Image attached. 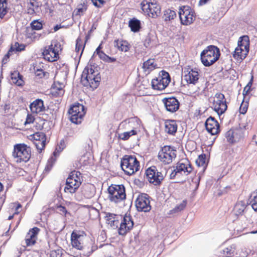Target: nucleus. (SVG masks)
<instances>
[{
	"label": "nucleus",
	"instance_id": "obj_9",
	"mask_svg": "<svg viewBox=\"0 0 257 257\" xmlns=\"http://www.w3.org/2000/svg\"><path fill=\"white\" fill-rule=\"evenodd\" d=\"M108 197L110 201L120 202L126 197L125 188L122 185H112L108 188Z\"/></svg>",
	"mask_w": 257,
	"mask_h": 257
},
{
	"label": "nucleus",
	"instance_id": "obj_1",
	"mask_svg": "<svg viewBox=\"0 0 257 257\" xmlns=\"http://www.w3.org/2000/svg\"><path fill=\"white\" fill-rule=\"evenodd\" d=\"M100 81V76L97 71L91 67L85 68L81 77V82L83 86L95 89L99 85Z\"/></svg>",
	"mask_w": 257,
	"mask_h": 257
},
{
	"label": "nucleus",
	"instance_id": "obj_16",
	"mask_svg": "<svg viewBox=\"0 0 257 257\" xmlns=\"http://www.w3.org/2000/svg\"><path fill=\"white\" fill-rule=\"evenodd\" d=\"M179 18L182 24L188 25L191 24L195 19L194 13L188 6L181 8L179 12Z\"/></svg>",
	"mask_w": 257,
	"mask_h": 257
},
{
	"label": "nucleus",
	"instance_id": "obj_4",
	"mask_svg": "<svg viewBox=\"0 0 257 257\" xmlns=\"http://www.w3.org/2000/svg\"><path fill=\"white\" fill-rule=\"evenodd\" d=\"M249 49V37L246 35L240 37L238 41V46L234 51L233 57L237 60L244 59L248 53Z\"/></svg>",
	"mask_w": 257,
	"mask_h": 257
},
{
	"label": "nucleus",
	"instance_id": "obj_59",
	"mask_svg": "<svg viewBox=\"0 0 257 257\" xmlns=\"http://www.w3.org/2000/svg\"><path fill=\"white\" fill-rule=\"evenodd\" d=\"M251 207L253 210L257 212V196L254 197V199L251 201Z\"/></svg>",
	"mask_w": 257,
	"mask_h": 257
},
{
	"label": "nucleus",
	"instance_id": "obj_22",
	"mask_svg": "<svg viewBox=\"0 0 257 257\" xmlns=\"http://www.w3.org/2000/svg\"><path fill=\"white\" fill-rule=\"evenodd\" d=\"M104 214L106 223L113 228H117L121 216L109 212H105Z\"/></svg>",
	"mask_w": 257,
	"mask_h": 257
},
{
	"label": "nucleus",
	"instance_id": "obj_21",
	"mask_svg": "<svg viewBox=\"0 0 257 257\" xmlns=\"http://www.w3.org/2000/svg\"><path fill=\"white\" fill-rule=\"evenodd\" d=\"M85 234L83 231H73L71 235V244L73 247L81 250L83 248V240Z\"/></svg>",
	"mask_w": 257,
	"mask_h": 257
},
{
	"label": "nucleus",
	"instance_id": "obj_28",
	"mask_svg": "<svg viewBox=\"0 0 257 257\" xmlns=\"http://www.w3.org/2000/svg\"><path fill=\"white\" fill-rule=\"evenodd\" d=\"M184 80L188 84H195L199 79V73L197 70L191 69L184 76Z\"/></svg>",
	"mask_w": 257,
	"mask_h": 257
},
{
	"label": "nucleus",
	"instance_id": "obj_23",
	"mask_svg": "<svg viewBox=\"0 0 257 257\" xmlns=\"http://www.w3.org/2000/svg\"><path fill=\"white\" fill-rule=\"evenodd\" d=\"M206 130L211 135H215L219 132V124L212 117L208 118L205 122Z\"/></svg>",
	"mask_w": 257,
	"mask_h": 257
},
{
	"label": "nucleus",
	"instance_id": "obj_10",
	"mask_svg": "<svg viewBox=\"0 0 257 257\" xmlns=\"http://www.w3.org/2000/svg\"><path fill=\"white\" fill-rule=\"evenodd\" d=\"M68 112L70 115V119L72 122L79 124L81 122L86 111L84 105L77 103L71 107Z\"/></svg>",
	"mask_w": 257,
	"mask_h": 257
},
{
	"label": "nucleus",
	"instance_id": "obj_20",
	"mask_svg": "<svg viewBox=\"0 0 257 257\" xmlns=\"http://www.w3.org/2000/svg\"><path fill=\"white\" fill-rule=\"evenodd\" d=\"M34 145L39 153H41L46 145V135L42 132H37L30 136Z\"/></svg>",
	"mask_w": 257,
	"mask_h": 257
},
{
	"label": "nucleus",
	"instance_id": "obj_37",
	"mask_svg": "<svg viewBox=\"0 0 257 257\" xmlns=\"http://www.w3.org/2000/svg\"><path fill=\"white\" fill-rule=\"evenodd\" d=\"M137 130L125 131V132L118 134V138L123 141L127 140L131 136L137 134Z\"/></svg>",
	"mask_w": 257,
	"mask_h": 257
},
{
	"label": "nucleus",
	"instance_id": "obj_2",
	"mask_svg": "<svg viewBox=\"0 0 257 257\" xmlns=\"http://www.w3.org/2000/svg\"><path fill=\"white\" fill-rule=\"evenodd\" d=\"M219 49L214 46L210 45L203 50L201 54V60L205 66H209L214 63L219 58Z\"/></svg>",
	"mask_w": 257,
	"mask_h": 257
},
{
	"label": "nucleus",
	"instance_id": "obj_29",
	"mask_svg": "<svg viewBox=\"0 0 257 257\" xmlns=\"http://www.w3.org/2000/svg\"><path fill=\"white\" fill-rule=\"evenodd\" d=\"M31 111L33 113H38L45 110L43 101L38 99L32 102L30 106Z\"/></svg>",
	"mask_w": 257,
	"mask_h": 257
},
{
	"label": "nucleus",
	"instance_id": "obj_41",
	"mask_svg": "<svg viewBox=\"0 0 257 257\" xmlns=\"http://www.w3.org/2000/svg\"><path fill=\"white\" fill-rule=\"evenodd\" d=\"M234 140L235 142H238L243 136V131L241 128H235L232 130Z\"/></svg>",
	"mask_w": 257,
	"mask_h": 257
},
{
	"label": "nucleus",
	"instance_id": "obj_57",
	"mask_svg": "<svg viewBox=\"0 0 257 257\" xmlns=\"http://www.w3.org/2000/svg\"><path fill=\"white\" fill-rule=\"evenodd\" d=\"M247 110V105L246 103H243V102L241 104L239 111L240 113L242 114H244L246 113Z\"/></svg>",
	"mask_w": 257,
	"mask_h": 257
},
{
	"label": "nucleus",
	"instance_id": "obj_55",
	"mask_svg": "<svg viewBox=\"0 0 257 257\" xmlns=\"http://www.w3.org/2000/svg\"><path fill=\"white\" fill-rule=\"evenodd\" d=\"M35 120L34 117L33 115L28 114L27 115L26 120L25 122V124H31L34 122Z\"/></svg>",
	"mask_w": 257,
	"mask_h": 257
},
{
	"label": "nucleus",
	"instance_id": "obj_27",
	"mask_svg": "<svg viewBox=\"0 0 257 257\" xmlns=\"http://www.w3.org/2000/svg\"><path fill=\"white\" fill-rule=\"evenodd\" d=\"M25 49V45L20 44L19 43L16 42L14 45H12L11 46V48L8 51L7 54L5 56L3 62H4L5 61H7L11 56L17 52L24 51Z\"/></svg>",
	"mask_w": 257,
	"mask_h": 257
},
{
	"label": "nucleus",
	"instance_id": "obj_51",
	"mask_svg": "<svg viewBox=\"0 0 257 257\" xmlns=\"http://www.w3.org/2000/svg\"><path fill=\"white\" fill-rule=\"evenodd\" d=\"M31 35L30 36L32 39L34 40H38L41 37H43L44 36V34L39 33L36 32H33L31 33Z\"/></svg>",
	"mask_w": 257,
	"mask_h": 257
},
{
	"label": "nucleus",
	"instance_id": "obj_5",
	"mask_svg": "<svg viewBox=\"0 0 257 257\" xmlns=\"http://www.w3.org/2000/svg\"><path fill=\"white\" fill-rule=\"evenodd\" d=\"M141 7L143 12L150 17L156 18L161 14V7L156 0H143Z\"/></svg>",
	"mask_w": 257,
	"mask_h": 257
},
{
	"label": "nucleus",
	"instance_id": "obj_26",
	"mask_svg": "<svg viewBox=\"0 0 257 257\" xmlns=\"http://www.w3.org/2000/svg\"><path fill=\"white\" fill-rule=\"evenodd\" d=\"M27 13L30 15L39 13L42 6L38 0H27Z\"/></svg>",
	"mask_w": 257,
	"mask_h": 257
},
{
	"label": "nucleus",
	"instance_id": "obj_54",
	"mask_svg": "<svg viewBox=\"0 0 257 257\" xmlns=\"http://www.w3.org/2000/svg\"><path fill=\"white\" fill-rule=\"evenodd\" d=\"M252 79V78H251ZM252 85V80H251L247 84V85L244 87V90L243 91V95H246L249 91L250 89V87Z\"/></svg>",
	"mask_w": 257,
	"mask_h": 257
},
{
	"label": "nucleus",
	"instance_id": "obj_43",
	"mask_svg": "<svg viewBox=\"0 0 257 257\" xmlns=\"http://www.w3.org/2000/svg\"><path fill=\"white\" fill-rule=\"evenodd\" d=\"M84 48V46H83L82 41L80 38H78L76 40L75 51L76 53H79L81 50L80 55H82L83 51Z\"/></svg>",
	"mask_w": 257,
	"mask_h": 257
},
{
	"label": "nucleus",
	"instance_id": "obj_7",
	"mask_svg": "<svg viewBox=\"0 0 257 257\" xmlns=\"http://www.w3.org/2000/svg\"><path fill=\"white\" fill-rule=\"evenodd\" d=\"M81 173L78 171L72 172L66 180L64 191L66 193H74L81 184Z\"/></svg>",
	"mask_w": 257,
	"mask_h": 257
},
{
	"label": "nucleus",
	"instance_id": "obj_17",
	"mask_svg": "<svg viewBox=\"0 0 257 257\" xmlns=\"http://www.w3.org/2000/svg\"><path fill=\"white\" fill-rule=\"evenodd\" d=\"M136 206L139 211H150L151 206L149 196L147 194L139 195L136 200Z\"/></svg>",
	"mask_w": 257,
	"mask_h": 257
},
{
	"label": "nucleus",
	"instance_id": "obj_39",
	"mask_svg": "<svg viewBox=\"0 0 257 257\" xmlns=\"http://www.w3.org/2000/svg\"><path fill=\"white\" fill-rule=\"evenodd\" d=\"M64 86V83L60 82L58 81H54L53 88L54 89L58 90V92H56L59 96H62L63 95L64 93V90H63Z\"/></svg>",
	"mask_w": 257,
	"mask_h": 257
},
{
	"label": "nucleus",
	"instance_id": "obj_34",
	"mask_svg": "<svg viewBox=\"0 0 257 257\" xmlns=\"http://www.w3.org/2000/svg\"><path fill=\"white\" fill-rule=\"evenodd\" d=\"M114 45L119 50L127 52L130 49V45L126 41L122 40H116L114 42Z\"/></svg>",
	"mask_w": 257,
	"mask_h": 257
},
{
	"label": "nucleus",
	"instance_id": "obj_12",
	"mask_svg": "<svg viewBox=\"0 0 257 257\" xmlns=\"http://www.w3.org/2000/svg\"><path fill=\"white\" fill-rule=\"evenodd\" d=\"M170 82V77L169 73L162 71L158 77L152 80V85L154 89L162 90L168 85Z\"/></svg>",
	"mask_w": 257,
	"mask_h": 257
},
{
	"label": "nucleus",
	"instance_id": "obj_44",
	"mask_svg": "<svg viewBox=\"0 0 257 257\" xmlns=\"http://www.w3.org/2000/svg\"><path fill=\"white\" fill-rule=\"evenodd\" d=\"M206 163V156L204 154L199 156L198 158L196 160V163L198 166H204Z\"/></svg>",
	"mask_w": 257,
	"mask_h": 257
},
{
	"label": "nucleus",
	"instance_id": "obj_58",
	"mask_svg": "<svg viewBox=\"0 0 257 257\" xmlns=\"http://www.w3.org/2000/svg\"><path fill=\"white\" fill-rule=\"evenodd\" d=\"M2 192L3 185L1 183H0V207L2 206L5 200V197L3 195H2Z\"/></svg>",
	"mask_w": 257,
	"mask_h": 257
},
{
	"label": "nucleus",
	"instance_id": "obj_63",
	"mask_svg": "<svg viewBox=\"0 0 257 257\" xmlns=\"http://www.w3.org/2000/svg\"><path fill=\"white\" fill-rule=\"evenodd\" d=\"M116 60V59L114 58H111L108 56V58H107V60H105L106 61L113 62H114Z\"/></svg>",
	"mask_w": 257,
	"mask_h": 257
},
{
	"label": "nucleus",
	"instance_id": "obj_31",
	"mask_svg": "<svg viewBox=\"0 0 257 257\" xmlns=\"http://www.w3.org/2000/svg\"><path fill=\"white\" fill-rule=\"evenodd\" d=\"M82 193L86 198H92L95 193L94 186L90 184L85 185L82 188Z\"/></svg>",
	"mask_w": 257,
	"mask_h": 257
},
{
	"label": "nucleus",
	"instance_id": "obj_6",
	"mask_svg": "<svg viewBox=\"0 0 257 257\" xmlns=\"http://www.w3.org/2000/svg\"><path fill=\"white\" fill-rule=\"evenodd\" d=\"M62 48L60 42L56 40L52 41L51 44L44 49L43 55L45 59L50 62H54L59 58V52Z\"/></svg>",
	"mask_w": 257,
	"mask_h": 257
},
{
	"label": "nucleus",
	"instance_id": "obj_52",
	"mask_svg": "<svg viewBox=\"0 0 257 257\" xmlns=\"http://www.w3.org/2000/svg\"><path fill=\"white\" fill-rule=\"evenodd\" d=\"M56 211L61 215H65L67 213V211L66 208L62 205L57 206L56 208Z\"/></svg>",
	"mask_w": 257,
	"mask_h": 257
},
{
	"label": "nucleus",
	"instance_id": "obj_19",
	"mask_svg": "<svg viewBox=\"0 0 257 257\" xmlns=\"http://www.w3.org/2000/svg\"><path fill=\"white\" fill-rule=\"evenodd\" d=\"M119 227L118 229V232L119 235H124L129 232L134 226V222L130 215H125L123 218L120 219Z\"/></svg>",
	"mask_w": 257,
	"mask_h": 257
},
{
	"label": "nucleus",
	"instance_id": "obj_3",
	"mask_svg": "<svg viewBox=\"0 0 257 257\" xmlns=\"http://www.w3.org/2000/svg\"><path fill=\"white\" fill-rule=\"evenodd\" d=\"M121 167L125 174L132 175L138 171L140 163L133 156L125 155L121 161Z\"/></svg>",
	"mask_w": 257,
	"mask_h": 257
},
{
	"label": "nucleus",
	"instance_id": "obj_49",
	"mask_svg": "<svg viewBox=\"0 0 257 257\" xmlns=\"http://www.w3.org/2000/svg\"><path fill=\"white\" fill-rule=\"evenodd\" d=\"M101 48L100 45L96 49V52L99 55V57L100 59L103 60H107V58H108V56L106 55L104 52L100 51V49Z\"/></svg>",
	"mask_w": 257,
	"mask_h": 257
},
{
	"label": "nucleus",
	"instance_id": "obj_14",
	"mask_svg": "<svg viewBox=\"0 0 257 257\" xmlns=\"http://www.w3.org/2000/svg\"><path fill=\"white\" fill-rule=\"evenodd\" d=\"M212 107L219 115L223 114L226 110L227 106L226 99L222 93H217L215 95Z\"/></svg>",
	"mask_w": 257,
	"mask_h": 257
},
{
	"label": "nucleus",
	"instance_id": "obj_15",
	"mask_svg": "<svg viewBox=\"0 0 257 257\" xmlns=\"http://www.w3.org/2000/svg\"><path fill=\"white\" fill-rule=\"evenodd\" d=\"M147 179L155 185H160L164 179L162 173L159 172L155 166H152L146 171Z\"/></svg>",
	"mask_w": 257,
	"mask_h": 257
},
{
	"label": "nucleus",
	"instance_id": "obj_62",
	"mask_svg": "<svg viewBox=\"0 0 257 257\" xmlns=\"http://www.w3.org/2000/svg\"><path fill=\"white\" fill-rule=\"evenodd\" d=\"M208 0H200L199 2V5L202 6L207 3Z\"/></svg>",
	"mask_w": 257,
	"mask_h": 257
},
{
	"label": "nucleus",
	"instance_id": "obj_46",
	"mask_svg": "<svg viewBox=\"0 0 257 257\" xmlns=\"http://www.w3.org/2000/svg\"><path fill=\"white\" fill-rule=\"evenodd\" d=\"M56 161V159L53 157H51L48 161L46 166L45 168V171L46 172L49 171L52 168L54 163Z\"/></svg>",
	"mask_w": 257,
	"mask_h": 257
},
{
	"label": "nucleus",
	"instance_id": "obj_40",
	"mask_svg": "<svg viewBox=\"0 0 257 257\" xmlns=\"http://www.w3.org/2000/svg\"><path fill=\"white\" fill-rule=\"evenodd\" d=\"M8 12L6 0H0V18L3 19Z\"/></svg>",
	"mask_w": 257,
	"mask_h": 257
},
{
	"label": "nucleus",
	"instance_id": "obj_18",
	"mask_svg": "<svg viewBox=\"0 0 257 257\" xmlns=\"http://www.w3.org/2000/svg\"><path fill=\"white\" fill-rule=\"evenodd\" d=\"M140 121L137 117H131L122 121L118 128L121 131L137 130L139 131L140 127Z\"/></svg>",
	"mask_w": 257,
	"mask_h": 257
},
{
	"label": "nucleus",
	"instance_id": "obj_36",
	"mask_svg": "<svg viewBox=\"0 0 257 257\" xmlns=\"http://www.w3.org/2000/svg\"><path fill=\"white\" fill-rule=\"evenodd\" d=\"M156 67V64L155 63V60L153 59H150L145 61L143 66L144 71L148 73L154 70Z\"/></svg>",
	"mask_w": 257,
	"mask_h": 257
},
{
	"label": "nucleus",
	"instance_id": "obj_25",
	"mask_svg": "<svg viewBox=\"0 0 257 257\" xmlns=\"http://www.w3.org/2000/svg\"><path fill=\"white\" fill-rule=\"evenodd\" d=\"M40 229L35 227L30 229L26 236L25 241L27 246H30L34 244L37 239V235Z\"/></svg>",
	"mask_w": 257,
	"mask_h": 257
},
{
	"label": "nucleus",
	"instance_id": "obj_13",
	"mask_svg": "<svg viewBox=\"0 0 257 257\" xmlns=\"http://www.w3.org/2000/svg\"><path fill=\"white\" fill-rule=\"evenodd\" d=\"M176 157V151L168 146L162 148L158 154L159 160L165 164H170Z\"/></svg>",
	"mask_w": 257,
	"mask_h": 257
},
{
	"label": "nucleus",
	"instance_id": "obj_30",
	"mask_svg": "<svg viewBox=\"0 0 257 257\" xmlns=\"http://www.w3.org/2000/svg\"><path fill=\"white\" fill-rule=\"evenodd\" d=\"M165 124V132L169 135H174L178 128L176 121L174 120H167Z\"/></svg>",
	"mask_w": 257,
	"mask_h": 257
},
{
	"label": "nucleus",
	"instance_id": "obj_33",
	"mask_svg": "<svg viewBox=\"0 0 257 257\" xmlns=\"http://www.w3.org/2000/svg\"><path fill=\"white\" fill-rule=\"evenodd\" d=\"M246 204L244 201H240L237 202L233 208V212L236 216L242 215L246 208Z\"/></svg>",
	"mask_w": 257,
	"mask_h": 257
},
{
	"label": "nucleus",
	"instance_id": "obj_45",
	"mask_svg": "<svg viewBox=\"0 0 257 257\" xmlns=\"http://www.w3.org/2000/svg\"><path fill=\"white\" fill-rule=\"evenodd\" d=\"M31 26L32 31L41 30L43 27L42 23L38 21H33L31 23Z\"/></svg>",
	"mask_w": 257,
	"mask_h": 257
},
{
	"label": "nucleus",
	"instance_id": "obj_42",
	"mask_svg": "<svg viewBox=\"0 0 257 257\" xmlns=\"http://www.w3.org/2000/svg\"><path fill=\"white\" fill-rule=\"evenodd\" d=\"M164 15L165 21H170L176 17V13L174 11L167 10L165 11Z\"/></svg>",
	"mask_w": 257,
	"mask_h": 257
},
{
	"label": "nucleus",
	"instance_id": "obj_11",
	"mask_svg": "<svg viewBox=\"0 0 257 257\" xmlns=\"http://www.w3.org/2000/svg\"><path fill=\"white\" fill-rule=\"evenodd\" d=\"M192 171V168L187 160H182L178 162L170 174V178L173 179L177 175L187 176Z\"/></svg>",
	"mask_w": 257,
	"mask_h": 257
},
{
	"label": "nucleus",
	"instance_id": "obj_35",
	"mask_svg": "<svg viewBox=\"0 0 257 257\" xmlns=\"http://www.w3.org/2000/svg\"><path fill=\"white\" fill-rule=\"evenodd\" d=\"M11 83L16 84L18 86H22L23 84V80L22 76L18 71H14L11 74Z\"/></svg>",
	"mask_w": 257,
	"mask_h": 257
},
{
	"label": "nucleus",
	"instance_id": "obj_60",
	"mask_svg": "<svg viewBox=\"0 0 257 257\" xmlns=\"http://www.w3.org/2000/svg\"><path fill=\"white\" fill-rule=\"evenodd\" d=\"M61 151H62V150H61L60 147H59V148L58 147H57L56 148L55 151L53 153L54 156L55 157H56L59 155V153Z\"/></svg>",
	"mask_w": 257,
	"mask_h": 257
},
{
	"label": "nucleus",
	"instance_id": "obj_64",
	"mask_svg": "<svg viewBox=\"0 0 257 257\" xmlns=\"http://www.w3.org/2000/svg\"><path fill=\"white\" fill-rule=\"evenodd\" d=\"M60 28V27L59 26L56 25V26L54 27V30L56 32V31H58Z\"/></svg>",
	"mask_w": 257,
	"mask_h": 257
},
{
	"label": "nucleus",
	"instance_id": "obj_24",
	"mask_svg": "<svg viewBox=\"0 0 257 257\" xmlns=\"http://www.w3.org/2000/svg\"><path fill=\"white\" fill-rule=\"evenodd\" d=\"M162 101L168 111L176 112L179 108V102L174 97L165 98Z\"/></svg>",
	"mask_w": 257,
	"mask_h": 257
},
{
	"label": "nucleus",
	"instance_id": "obj_56",
	"mask_svg": "<svg viewBox=\"0 0 257 257\" xmlns=\"http://www.w3.org/2000/svg\"><path fill=\"white\" fill-rule=\"evenodd\" d=\"M94 6L97 8H100L105 3L103 0H91Z\"/></svg>",
	"mask_w": 257,
	"mask_h": 257
},
{
	"label": "nucleus",
	"instance_id": "obj_53",
	"mask_svg": "<svg viewBox=\"0 0 257 257\" xmlns=\"http://www.w3.org/2000/svg\"><path fill=\"white\" fill-rule=\"evenodd\" d=\"M35 74L40 78L45 77L48 73L45 72L42 69H38L35 71Z\"/></svg>",
	"mask_w": 257,
	"mask_h": 257
},
{
	"label": "nucleus",
	"instance_id": "obj_32",
	"mask_svg": "<svg viewBox=\"0 0 257 257\" xmlns=\"http://www.w3.org/2000/svg\"><path fill=\"white\" fill-rule=\"evenodd\" d=\"M128 27L134 33L138 32L141 28V21L136 18L130 19L128 22Z\"/></svg>",
	"mask_w": 257,
	"mask_h": 257
},
{
	"label": "nucleus",
	"instance_id": "obj_8",
	"mask_svg": "<svg viewBox=\"0 0 257 257\" xmlns=\"http://www.w3.org/2000/svg\"><path fill=\"white\" fill-rule=\"evenodd\" d=\"M13 156L17 162H26L31 157V149L25 144H17L14 147Z\"/></svg>",
	"mask_w": 257,
	"mask_h": 257
},
{
	"label": "nucleus",
	"instance_id": "obj_50",
	"mask_svg": "<svg viewBox=\"0 0 257 257\" xmlns=\"http://www.w3.org/2000/svg\"><path fill=\"white\" fill-rule=\"evenodd\" d=\"M87 6L84 4L83 5H81L79 6V7L77 9V11L76 13V15H81L83 13H84L87 10Z\"/></svg>",
	"mask_w": 257,
	"mask_h": 257
},
{
	"label": "nucleus",
	"instance_id": "obj_61",
	"mask_svg": "<svg viewBox=\"0 0 257 257\" xmlns=\"http://www.w3.org/2000/svg\"><path fill=\"white\" fill-rule=\"evenodd\" d=\"M18 173H19V175L24 176L25 171L23 169L19 168L18 169Z\"/></svg>",
	"mask_w": 257,
	"mask_h": 257
},
{
	"label": "nucleus",
	"instance_id": "obj_47",
	"mask_svg": "<svg viewBox=\"0 0 257 257\" xmlns=\"http://www.w3.org/2000/svg\"><path fill=\"white\" fill-rule=\"evenodd\" d=\"M234 252V248L232 246H229L224 248L223 250V253L226 256L229 257L233 254Z\"/></svg>",
	"mask_w": 257,
	"mask_h": 257
},
{
	"label": "nucleus",
	"instance_id": "obj_48",
	"mask_svg": "<svg viewBox=\"0 0 257 257\" xmlns=\"http://www.w3.org/2000/svg\"><path fill=\"white\" fill-rule=\"evenodd\" d=\"M225 137L227 139V140L229 143H235V140H234V138H233L232 130H230L226 133Z\"/></svg>",
	"mask_w": 257,
	"mask_h": 257
},
{
	"label": "nucleus",
	"instance_id": "obj_38",
	"mask_svg": "<svg viewBox=\"0 0 257 257\" xmlns=\"http://www.w3.org/2000/svg\"><path fill=\"white\" fill-rule=\"evenodd\" d=\"M186 204V201L183 200L181 203L177 204L175 208L170 210L169 211V214H173L181 211L185 208Z\"/></svg>",
	"mask_w": 257,
	"mask_h": 257
}]
</instances>
